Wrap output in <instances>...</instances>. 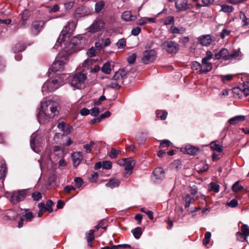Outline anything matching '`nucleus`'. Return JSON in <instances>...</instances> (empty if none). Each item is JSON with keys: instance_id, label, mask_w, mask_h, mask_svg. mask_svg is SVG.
<instances>
[{"instance_id": "obj_62", "label": "nucleus", "mask_w": 249, "mask_h": 249, "mask_svg": "<svg viewBox=\"0 0 249 249\" xmlns=\"http://www.w3.org/2000/svg\"><path fill=\"white\" fill-rule=\"evenodd\" d=\"M242 92L246 96L249 95V88L247 86H246L245 84H244L243 86Z\"/></svg>"}, {"instance_id": "obj_46", "label": "nucleus", "mask_w": 249, "mask_h": 249, "mask_svg": "<svg viewBox=\"0 0 249 249\" xmlns=\"http://www.w3.org/2000/svg\"><path fill=\"white\" fill-rule=\"evenodd\" d=\"M171 144V142L170 141L167 140H162L160 142L159 146L160 148L167 147H169Z\"/></svg>"}, {"instance_id": "obj_63", "label": "nucleus", "mask_w": 249, "mask_h": 249, "mask_svg": "<svg viewBox=\"0 0 249 249\" xmlns=\"http://www.w3.org/2000/svg\"><path fill=\"white\" fill-rule=\"evenodd\" d=\"M24 217L27 220L31 221L33 218V214L32 212H28L25 214Z\"/></svg>"}, {"instance_id": "obj_39", "label": "nucleus", "mask_w": 249, "mask_h": 249, "mask_svg": "<svg viewBox=\"0 0 249 249\" xmlns=\"http://www.w3.org/2000/svg\"><path fill=\"white\" fill-rule=\"evenodd\" d=\"M65 123L64 122H62L61 123H58V124H57V127L59 129H61L62 131H63V135H67L70 132V131L69 130H68V128H65Z\"/></svg>"}, {"instance_id": "obj_9", "label": "nucleus", "mask_w": 249, "mask_h": 249, "mask_svg": "<svg viewBox=\"0 0 249 249\" xmlns=\"http://www.w3.org/2000/svg\"><path fill=\"white\" fill-rule=\"evenodd\" d=\"M46 22L42 20H36L34 21L31 27V32L32 35L37 36L42 30Z\"/></svg>"}, {"instance_id": "obj_19", "label": "nucleus", "mask_w": 249, "mask_h": 249, "mask_svg": "<svg viewBox=\"0 0 249 249\" xmlns=\"http://www.w3.org/2000/svg\"><path fill=\"white\" fill-rule=\"evenodd\" d=\"M71 158L74 167L77 166L83 159L82 153L80 152H76L72 154Z\"/></svg>"}, {"instance_id": "obj_55", "label": "nucleus", "mask_w": 249, "mask_h": 249, "mask_svg": "<svg viewBox=\"0 0 249 249\" xmlns=\"http://www.w3.org/2000/svg\"><path fill=\"white\" fill-rule=\"evenodd\" d=\"M99 108L96 107H94L92 109H91V112H90V114L93 116H97L99 114Z\"/></svg>"}, {"instance_id": "obj_20", "label": "nucleus", "mask_w": 249, "mask_h": 249, "mask_svg": "<svg viewBox=\"0 0 249 249\" xmlns=\"http://www.w3.org/2000/svg\"><path fill=\"white\" fill-rule=\"evenodd\" d=\"M7 170L5 163H2L0 166V187L4 186V180L6 176Z\"/></svg>"}, {"instance_id": "obj_11", "label": "nucleus", "mask_w": 249, "mask_h": 249, "mask_svg": "<svg viewBox=\"0 0 249 249\" xmlns=\"http://www.w3.org/2000/svg\"><path fill=\"white\" fill-rule=\"evenodd\" d=\"M175 7L178 12L185 11L193 8V5L188 3V0H174Z\"/></svg>"}, {"instance_id": "obj_24", "label": "nucleus", "mask_w": 249, "mask_h": 249, "mask_svg": "<svg viewBox=\"0 0 249 249\" xmlns=\"http://www.w3.org/2000/svg\"><path fill=\"white\" fill-rule=\"evenodd\" d=\"M245 120V117L244 115H238L230 118L228 122L230 124L234 125L239 123L242 122Z\"/></svg>"}, {"instance_id": "obj_14", "label": "nucleus", "mask_w": 249, "mask_h": 249, "mask_svg": "<svg viewBox=\"0 0 249 249\" xmlns=\"http://www.w3.org/2000/svg\"><path fill=\"white\" fill-rule=\"evenodd\" d=\"M105 26V23L101 20H96L92 24L89 28V31L92 33H96L102 28Z\"/></svg>"}, {"instance_id": "obj_28", "label": "nucleus", "mask_w": 249, "mask_h": 249, "mask_svg": "<svg viewBox=\"0 0 249 249\" xmlns=\"http://www.w3.org/2000/svg\"><path fill=\"white\" fill-rule=\"evenodd\" d=\"M136 139L140 144H142L146 140L147 135L144 133H138L136 136Z\"/></svg>"}, {"instance_id": "obj_45", "label": "nucleus", "mask_w": 249, "mask_h": 249, "mask_svg": "<svg viewBox=\"0 0 249 249\" xmlns=\"http://www.w3.org/2000/svg\"><path fill=\"white\" fill-rule=\"evenodd\" d=\"M116 45L118 48H123L126 45V40L124 38H121L118 40Z\"/></svg>"}, {"instance_id": "obj_5", "label": "nucleus", "mask_w": 249, "mask_h": 249, "mask_svg": "<svg viewBox=\"0 0 249 249\" xmlns=\"http://www.w3.org/2000/svg\"><path fill=\"white\" fill-rule=\"evenodd\" d=\"M26 195L25 190H20L7 193V197L12 204H16L22 201L26 197Z\"/></svg>"}, {"instance_id": "obj_33", "label": "nucleus", "mask_w": 249, "mask_h": 249, "mask_svg": "<svg viewBox=\"0 0 249 249\" xmlns=\"http://www.w3.org/2000/svg\"><path fill=\"white\" fill-rule=\"evenodd\" d=\"M95 230H90L89 232L86 234V238L88 243L92 242L94 240V232Z\"/></svg>"}, {"instance_id": "obj_54", "label": "nucleus", "mask_w": 249, "mask_h": 249, "mask_svg": "<svg viewBox=\"0 0 249 249\" xmlns=\"http://www.w3.org/2000/svg\"><path fill=\"white\" fill-rule=\"evenodd\" d=\"M136 56L135 53H133L132 55L128 56L127 58L128 62L129 64H133L136 60Z\"/></svg>"}, {"instance_id": "obj_4", "label": "nucleus", "mask_w": 249, "mask_h": 249, "mask_svg": "<svg viewBox=\"0 0 249 249\" xmlns=\"http://www.w3.org/2000/svg\"><path fill=\"white\" fill-rule=\"evenodd\" d=\"M75 24L74 21H69L67 24L63 28L61 34L60 35V37L62 36V40L64 39L65 37H69L72 34L73 32L75 30ZM60 39V38H59L56 41L55 45L53 47V48L55 49H57L58 47L60 45L61 43L59 42V40Z\"/></svg>"}, {"instance_id": "obj_53", "label": "nucleus", "mask_w": 249, "mask_h": 249, "mask_svg": "<svg viewBox=\"0 0 249 249\" xmlns=\"http://www.w3.org/2000/svg\"><path fill=\"white\" fill-rule=\"evenodd\" d=\"M227 205L231 208L235 207L238 205V201L236 199H232L227 203Z\"/></svg>"}, {"instance_id": "obj_41", "label": "nucleus", "mask_w": 249, "mask_h": 249, "mask_svg": "<svg viewBox=\"0 0 249 249\" xmlns=\"http://www.w3.org/2000/svg\"><path fill=\"white\" fill-rule=\"evenodd\" d=\"M240 17L243 22V25L249 26V18H247L245 14L242 12L240 13Z\"/></svg>"}, {"instance_id": "obj_52", "label": "nucleus", "mask_w": 249, "mask_h": 249, "mask_svg": "<svg viewBox=\"0 0 249 249\" xmlns=\"http://www.w3.org/2000/svg\"><path fill=\"white\" fill-rule=\"evenodd\" d=\"M192 68L195 70H200L201 68V65L200 63L194 61L192 63Z\"/></svg>"}, {"instance_id": "obj_43", "label": "nucleus", "mask_w": 249, "mask_h": 249, "mask_svg": "<svg viewBox=\"0 0 249 249\" xmlns=\"http://www.w3.org/2000/svg\"><path fill=\"white\" fill-rule=\"evenodd\" d=\"M174 23V18L172 16L167 17L164 21L165 25H169Z\"/></svg>"}, {"instance_id": "obj_34", "label": "nucleus", "mask_w": 249, "mask_h": 249, "mask_svg": "<svg viewBox=\"0 0 249 249\" xmlns=\"http://www.w3.org/2000/svg\"><path fill=\"white\" fill-rule=\"evenodd\" d=\"M133 234L135 238L139 239L142 234V230L141 227H137L133 230Z\"/></svg>"}, {"instance_id": "obj_58", "label": "nucleus", "mask_w": 249, "mask_h": 249, "mask_svg": "<svg viewBox=\"0 0 249 249\" xmlns=\"http://www.w3.org/2000/svg\"><path fill=\"white\" fill-rule=\"evenodd\" d=\"M213 54L211 51H207L206 52V56L204 57L202 59L204 61H209L213 58Z\"/></svg>"}, {"instance_id": "obj_16", "label": "nucleus", "mask_w": 249, "mask_h": 249, "mask_svg": "<svg viewBox=\"0 0 249 249\" xmlns=\"http://www.w3.org/2000/svg\"><path fill=\"white\" fill-rule=\"evenodd\" d=\"M64 63L62 60H55L51 65L49 71L56 72L62 71L64 69Z\"/></svg>"}, {"instance_id": "obj_2", "label": "nucleus", "mask_w": 249, "mask_h": 249, "mask_svg": "<svg viewBox=\"0 0 249 249\" xmlns=\"http://www.w3.org/2000/svg\"><path fill=\"white\" fill-rule=\"evenodd\" d=\"M66 76L65 74H61L60 76H56L55 78H51L46 81L42 87V91L53 92L57 89L59 87L63 85L64 81V79Z\"/></svg>"}, {"instance_id": "obj_61", "label": "nucleus", "mask_w": 249, "mask_h": 249, "mask_svg": "<svg viewBox=\"0 0 249 249\" xmlns=\"http://www.w3.org/2000/svg\"><path fill=\"white\" fill-rule=\"evenodd\" d=\"M88 55L90 57H93L96 55V51L93 47L89 49L88 52Z\"/></svg>"}, {"instance_id": "obj_48", "label": "nucleus", "mask_w": 249, "mask_h": 249, "mask_svg": "<svg viewBox=\"0 0 249 249\" xmlns=\"http://www.w3.org/2000/svg\"><path fill=\"white\" fill-rule=\"evenodd\" d=\"M74 182L77 188H80L83 183V181L80 177H77L74 178Z\"/></svg>"}, {"instance_id": "obj_22", "label": "nucleus", "mask_w": 249, "mask_h": 249, "mask_svg": "<svg viewBox=\"0 0 249 249\" xmlns=\"http://www.w3.org/2000/svg\"><path fill=\"white\" fill-rule=\"evenodd\" d=\"M29 17V12L27 10L24 11L21 14V19L19 22V25L21 27H24L27 23Z\"/></svg>"}, {"instance_id": "obj_1", "label": "nucleus", "mask_w": 249, "mask_h": 249, "mask_svg": "<svg viewBox=\"0 0 249 249\" xmlns=\"http://www.w3.org/2000/svg\"><path fill=\"white\" fill-rule=\"evenodd\" d=\"M58 103L53 100H48L40 103L38 109L37 117L40 124H45L49 119L53 117L58 112Z\"/></svg>"}, {"instance_id": "obj_8", "label": "nucleus", "mask_w": 249, "mask_h": 249, "mask_svg": "<svg viewBox=\"0 0 249 249\" xmlns=\"http://www.w3.org/2000/svg\"><path fill=\"white\" fill-rule=\"evenodd\" d=\"M162 47L168 53L171 54H175L179 50V45L173 41H165L162 44Z\"/></svg>"}, {"instance_id": "obj_31", "label": "nucleus", "mask_w": 249, "mask_h": 249, "mask_svg": "<svg viewBox=\"0 0 249 249\" xmlns=\"http://www.w3.org/2000/svg\"><path fill=\"white\" fill-rule=\"evenodd\" d=\"M105 2L103 0H101L96 2L95 5V11L96 13L100 12L104 8L105 6Z\"/></svg>"}, {"instance_id": "obj_47", "label": "nucleus", "mask_w": 249, "mask_h": 249, "mask_svg": "<svg viewBox=\"0 0 249 249\" xmlns=\"http://www.w3.org/2000/svg\"><path fill=\"white\" fill-rule=\"evenodd\" d=\"M32 198L35 201H38L42 197L41 194L39 192H35L32 194Z\"/></svg>"}, {"instance_id": "obj_3", "label": "nucleus", "mask_w": 249, "mask_h": 249, "mask_svg": "<svg viewBox=\"0 0 249 249\" xmlns=\"http://www.w3.org/2000/svg\"><path fill=\"white\" fill-rule=\"evenodd\" d=\"M44 136L37 131L33 133L31 136L30 146L31 148L36 153L40 151L39 147L44 143Z\"/></svg>"}, {"instance_id": "obj_37", "label": "nucleus", "mask_w": 249, "mask_h": 249, "mask_svg": "<svg viewBox=\"0 0 249 249\" xmlns=\"http://www.w3.org/2000/svg\"><path fill=\"white\" fill-rule=\"evenodd\" d=\"M167 112L166 111H157L156 116L162 120H164L166 118Z\"/></svg>"}, {"instance_id": "obj_17", "label": "nucleus", "mask_w": 249, "mask_h": 249, "mask_svg": "<svg viewBox=\"0 0 249 249\" xmlns=\"http://www.w3.org/2000/svg\"><path fill=\"white\" fill-rule=\"evenodd\" d=\"M243 54L240 51V49L238 50H233L231 53L228 52V60H232L233 59L241 60Z\"/></svg>"}, {"instance_id": "obj_35", "label": "nucleus", "mask_w": 249, "mask_h": 249, "mask_svg": "<svg viewBox=\"0 0 249 249\" xmlns=\"http://www.w3.org/2000/svg\"><path fill=\"white\" fill-rule=\"evenodd\" d=\"M102 71L106 74H109L110 73L111 68L109 62H107L104 64L102 67Z\"/></svg>"}, {"instance_id": "obj_32", "label": "nucleus", "mask_w": 249, "mask_h": 249, "mask_svg": "<svg viewBox=\"0 0 249 249\" xmlns=\"http://www.w3.org/2000/svg\"><path fill=\"white\" fill-rule=\"evenodd\" d=\"M170 31L172 34H183L185 31V29L183 28H178L172 26L170 28Z\"/></svg>"}, {"instance_id": "obj_25", "label": "nucleus", "mask_w": 249, "mask_h": 249, "mask_svg": "<svg viewBox=\"0 0 249 249\" xmlns=\"http://www.w3.org/2000/svg\"><path fill=\"white\" fill-rule=\"evenodd\" d=\"M184 152L192 155H196L199 151L198 148L190 145L186 146L184 148Z\"/></svg>"}, {"instance_id": "obj_36", "label": "nucleus", "mask_w": 249, "mask_h": 249, "mask_svg": "<svg viewBox=\"0 0 249 249\" xmlns=\"http://www.w3.org/2000/svg\"><path fill=\"white\" fill-rule=\"evenodd\" d=\"M121 154V151L119 150H116L115 148H112L111 151L109 154V156L111 159H115L117 156Z\"/></svg>"}, {"instance_id": "obj_6", "label": "nucleus", "mask_w": 249, "mask_h": 249, "mask_svg": "<svg viewBox=\"0 0 249 249\" xmlns=\"http://www.w3.org/2000/svg\"><path fill=\"white\" fill-rule=\"evenodd\" d=\"M87 79L85 74L82 72H78L73 75L70 79L71 85L77 89H81L84 86L85 81Z\"/></svg>"}, {"instance_id": "obj_7", "label": "nucleus", "mask_w": 249, "mask_h": 249, "mask_svg": "<svg viewBox=\"0 0 249 249\" xmlns=\"http://www.w3.org/2000/svg\"><path fill=\"white\" fill-rule=\"evenodd\" d=\"M117 163L120 166H124L125 171V177L128 178L132 173L134 166L135 165L134 160L131 158L122 159L117 161Z\"/></svg>"}, {"instance_id": "obj_50", "label": "nucleus", "mask_w": 249, "mask_h": 249, "mask_svg": "<svg viewBox=\"0 0 249 249\" xmlns=\"http://www.w3.org/2000/svg\"><path fill=\"white\" fill-rule=\"evenodd\" d=\"M146 17H143L138 19L136 22L137 24L143 26L147 24Z\"/></svg>"}, {"instance_id": "obj_15", "label": "nucleus", "mask_w": 249, "mask_h": 249, "mask_svg": "<svg viewBox=\"0 0 249 249\" xmlns=\"http://www.w3.org/2000/svg\"><path fill=\"white\" fill-rule=\"evenodd\" d=\"M199 43L204 46H208L211 42L213 40L210 35H205L200 36L198 38Z\"/></svg>"}, {"instance_id": "obj_18", "label": "nucleus", "mask_w": 249, "mask_h": 249, "mask_svg": "<svg viewBox=\"0 0 249 249\" xmlns=\"http://www.w3.org/2000/svg\"><path fill=\"white\" fill-rule=\"evenodd\" d=\"M201 65V68L199 71L200 73H206L213 69V65L209 61H204L202 59Z\"/></svg>"}, {"instance_id": "obj_13", "label": "nucleus", "mask_w": 249, "mask_h": 249, "mask_svg": "<svg viewBox=\"0 0 249 249\" xmlns=\"http://www.w3.org/2000/svg\"><path fill=\"white\" fill-rule=\"evenodd\" d=\"M153 175L156 182H160L165 178V172L161 167L155 168L153 172Z\"/></svg>"}, {"instance_id": "obj_49", "label": "nucleus", "mask_w": 249, "mask_h": 249, "mask_svg": "<svg viewBox=\"0 0 249 249\" xmlns=\"http://www.w3.org/2000/svg\"><path fill=\"white\" fill-rule=\"evenodd\" d=\"M112 163L110 161H104L103 162V167L104 169L108 170L111 168Z\"/></svg>"}, {"instance_id": "obj_57", "label": "nucleus", "mask_w": 249, "mask_h": 249, "mask_svg": "<svg viewBox=\"0 0 249 249\" xmlns=\"http://www.w3.org/2000/svg\"><path fill=\"white\" fill-rule=\"evenodd\" d=\"M231 31L227 30L225 29H223L221 34L220 36L222 38H224L226 36H229L230 34Z\"/></svg>"}, {"instance_id": "obj_64", "label": "nucleus", "mask_w": 249, "mask_h": 249, "mask_svg": "<svg viewBox=\"0 0 249 249\" xmlns=\"http://www.w3.org/2000/svg\"><path fill=\"white\" fill-rule=\"evenodd\" d=\"M90 113V111L89 109L84 108H82L80 111V114L82 116H85L89 114Z\"/></svg>"}, {"instance_id": "obj_51", "label": "nucleus", "mask_w": 249, "mask_h": 249, "mask_svg": "<svg viewBox=\"0 0 249 249\" xmlns=\"http://www.w3.org/2000/svg\"><path fill=\"white\" fill-rule=\"evenodd\" d=\"M53 204V203L51 200H48L46 202L47 209L49 213H51L53 211L52 206Z\"/></svg>"}, {"instance_id": "obj_44", "label": "nucleus", "mask_w": 249, "mask_h": 249, "mask_svg": "<svg viewBox=\"0 0 249 249\" xmlns=\"http://www.w3.org/2000/svg\"><path fill=\"white\" fill-rule=\"evenodd\" d=\"M211 190L213 191L215 193H218L219 191V185L214 182H212L210 184Z\"/></svg>"}, {"instance_id": "obj_38", "label": "nucleus", "mask_w": 249, "mask_h": 249, "mask_svg": "<svg viewBox=\"0 0 249 249\" xmlns=\"http://www.w3.org/2000/svg\"><path fill=\"white\" fill-rule=\"evenodd\" d=\"M25 48L26 47L24 44L19 43L16 44L14 48V50L15 52H21L24 51L25 49Z\"/></svg>"}, {"instance_id": "obj_21", "label": "nucleus", "mask_w": 249, "mask_h": 249, "mask_svg": "<svg viewBox=\"0 0 249 249\" xmlns=\"http://www.w3.org/2000/svg\"><path fill=\"white\" fill-rule=\"evenodd\" d=\"M228 50L225 48L221 49L218 53L214 54L215 59L219 60L222 58L223 60L228 61Z\"/></svg>"}, {"instance_id": "obj_23", "label": "nucleus", "mask_w": 249, "mask_h": 249, "mask_svg": "<svg viewBox=\"0 0 249 249\" xmlns=\"http://www.w3.org/2000/svg\"><path fill=\"white\" fill-rule=\"evenodd\" d=\"M137 18V16L132 15L131 12L128 11L124 12L122 15V18L123 20L126 21L134 20Z\"/></svg>"}, {"instance_id": "obj_10", "label": "nucleus", "mask_w": 249, "mask_h": 249, "mask_svg": "<svg viewBox=\"0 0 249 249\" xmlns=\"http://www.w3.org/2000/svg\"><path fill=\"white\" fill-rule=\"evenodd\" d=\"M156 57V51L153 49L148 50L143 52L142 60L143 63L147 64L152 62Z\"/></svg>"}, {"instance_id": "obj_56", "label": "nucleus", "mask_w": 249, "mask_h": 249, "mask_svg": "<svg viewBox=\"0 0 249 249\" xmlns=\"http://www.w3.org/2000/svg\"><path fill=\"white\" fill-rule=\"evenodd\" d=\"M141 29L139 27L133 28L131 31V34L134 36H138L141 32Z\"/></svg>"}, {"instance_id": "obj_12", "label": "nucleus", "mask_w": 249, "mask_h": 249, "mask_svg": "<svg viewBox=\"0 0 249 249\" xmlns=\"http://www.w3.org/2000/svg\"><path fill=\"white\" fill-rule=\"evenodd\" d=\"M241 232H237V239L238 241L244 242L249 236V227L246 224H243L241 227Z\"/></svg>"}, {"instance_id": "obj_26", "label": "nucleus", "mask_w": 249, "mask_h": 249, "mask_svg": "<svg viewBox=\"0 0 249 249\" xmlns=\"http://www.w3.org/2000/svg\"><path fill=\"white\" fill-rule=\"evenodd\" d=\"M120 184V182L116 178H112L106 184V186L108 188L113 189L118 187Z\"/></svg>"}, {"instance_id": "obj_30", "label": "nucleus", "mask_w": 249, "mask_h": 249, "mask_svg": "<svg viewBox=\"0 0 249 249\" xmlns=\"http://www.w3.org/2000/svg\"><path fill=\"white\" fill-rule=\"evenodd\" d=\"M232 190L235 193H238L243 190V186L239 185V181H236L232 186Z\"/></svg>"}, {"instance_id": "obj_60", "label": "nucleus", "mask_w": 249, "mask_h": 249, "mask_svg": "<svg viewBox=\"0 0 249 249\" xmlns=\"http://www.w3.org/2000/svg\"><path fill=\"white\" fill-rule=\"evenodd\" d=\"M201 1L203 4V6L205 7L210 6L214 2V0H201Z\"/></svg>"}, {"instance_id": "obj_27", "label": "nucleus", "mask_w": 249, "mask_h": 249, "mask_svg": "<svg viewBox=\"0 0 249 249\" xmlns=\"http://www.w3.org/2000/svg\"><path fill=\"white\" fill-rule=\"evenodd\" d=\"M195 198L190 194H186L184 196L183 199L185 202L184 207L185 208H188L191 204H193L195 200Z\"/></svg>"}, {"instance_id": "obj_40", "label": "nucleus", "mask_w": 249, "mask_h": 249, "mask_svg": "<svg viewBox=\"0 0 249 249\" xmlns=\"http://www.w3.org/2000/svg\"><path fill=\"white\" fill-rule=\"evenodd\" d=\"M234 8L232 6L223 5L221 6V10L225 13H230L233 11Z\"/></svg>"}, {"instance_id": "obj_59", "label": "nucleus", "mask_w": 249, "mask_h": 249, "mask_svg": "<svg viewBox=\"0 0 249 249\" xmlns=\"http://www.w3.org/2000/svg\"><path fill=\"white\" fill-rule=\"evenodd\" d=\"M75 187L71 185H68L64 188V191L67 194H69L71 190H75Z\"/></svg>"}, {"instance_id": "obj_29", "label": "nucleus", "mask_w": 249, "mask_h": 249, "mask_svg": "<svg viewBox=\"0 0 249 249\" xmlns=\"http://www.w3.org/2000/svg\"><path fill=\"white\" fill-rule=\"evenodd\" d=\"M211 147L214 151H216L218 152H222L223 151L222 146L217 143L215 142H213L211 143Z\"/></svg>"}, {"instance_id": "obj_42", "label": "nucleus", "mask_w": 249, "mask_h": 249, "mask_svg": "<svg viewBox=\"0 0 249 249\" xmlns=\"http://www.w3.org/2000/svg\"><path fill=\"white\" fill-rule=\"evenodd\" d=\"M211 235V233L209 231H207L205 233L204 238L203 239V243L204 245H206L209 243Z\"/></svg>"}]
</instances>
